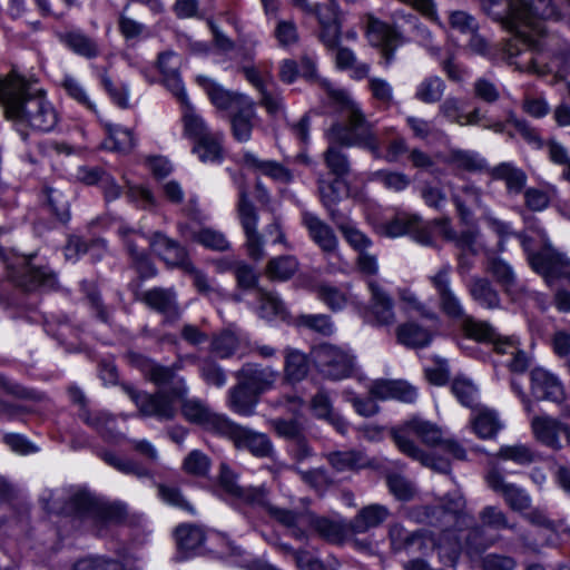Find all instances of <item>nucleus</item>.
<instances>
[{
  "label": "nucleus",
  "mask_w": 570,
  "mask_h": 570,
  "mask_svg": "<svg viewBox=\"0 0 570 570\" xmlns=\"http://www.w3.org/2000/svg\"><path fill=\"white\" fill-rule=\"evenodd\" d=\"M521 26L527 36L508 39L502 47L503 59L521 72L539 77L556 73L560 77L570 67V45L559 36L549 33L544 19H560L553 0H519Z\"/></svg>",
  "instance_id": "f257e3e1"
},
{
  "label": "nucleus",
  "mask_w": 570,
  "mask_h": 570,
  "mask_svg": "<svg viewBox=\"0 0 570 570\" xmlns=\"http://www.w3.org/2000/svg\"><path fill=\"white\" fill-rule=\"evenodd\" d=\"M414 435L428 446H438L444 453L456 460H464L465 450L454 440L444 439L442 430L430 421L421 417H412L391 430V436L397 449L412 460L419 461L422 465L440 473H449V459L435 456L422 450L412 439Z\"/></svg>",
  "instance_id": "f03ea898"
},
{
  "label": "nucleus",
  "mask_w": 570,
  "mask_h": 570,
  "mask_svg": "<svg viewBox=\"0 0 570 570\" xmlns=\"http://www.w3.org/2000/svg\"><path fill=\"white\" fill-rule=\"evenodd\" d=\"M0 101L9 119L40 131H49L57 125V112L45 92L18 75L0 78Z\"/></svg>",
  "instance_id": "7ed1b4c3"
},
{
  "label": "nucleus",
  "mask_w": 570,
  "mask_h": 570,
  "mask_svg": "<svg viewBox=\"0 0 570 570\" xmlns=\"http://www.w3.org/2000/svg\"><path fill=\"white\" fill-rule=\"evenodd\" d=\"M326 91L345 118V121H336L327 129V141L340 142L345 147L364 148L380 157L381 144L375 126L366 119L358 104L343 89L326 85Z\"/></svg>",
  "instance_id": "20e7f679"
},
{
  "label": "nucleus",
  "mask_w": 570,
  "mask_h": 570,
  "mask_svg": "<svg viewBox=\"0 0 570 570\" xmlns=\"http://www.w3.org/2000/svg\"><path fill=\"white\" fill-rule=\"evenodd\" d=\"M452 267L445 264L429 277L438 294L440 309L450 318L461 321L464 335L480 343H491L498 338L495 328L487 321H479L465 313L459 296L451 286Z\"/></svg>",
  "instance_id": "39448f33"
},
{
  "label": "nucleus",
  "mask_w": 570,
  "mask_h": 570,
  "mask_svg": "<svg viewBox=\"0 0 570 570\" xmlns=\"http://www.w3.org/2000/svg\"><path fill=\"white\" fill-rule=\"evenodd\" d=\"M63 512L94 528L98 535L105 528L122 522L127 517V509L119 502H104L85 491L70 495L65 503Z\"/></svg>",
  "instance_id": "423d86ee"
},
{
  "label": "nucleus",
  "mask_w": 570,
  "mask_h": 570,
  "mask_svg": "<svg viewBox=\"0 0 570 570\" xmlns=\"http://www.w3.org/2000/svg\"><path fill=\"white\" fill-rule=\"evenodd\" d=\"M281 518V524L291 531V535L297 540L307 538L305 528L312 529L323 540L341 544L351 533L350 522L343 520H333L326 517H318L311 512H281L276 511Z\"/></svg>",
  "instance_id": "0eeeda50"
},
{
  "label": "nucleus",
  "mask_w": 570,
  "mask_h": 570,
  "mask_svg": "<svg viewBox=\"0 0 570 570\" xmlns=\"http://www.w3.org/2000/svg\"><path fill=\"white\" fill-rule=\"evenodd\" d=\"M465 501L459 493L444 495L436 505H420L413 510L417 522L426 523L442 532H455L466 524L463 512Z\"/></svg>",
  "instance_id": "6e6552de"
},
{
  "label": "nucleus",
  "mask_w": 570,
  "mask_h": 570,
  "mask_svg": "<svg viewBox=\"0 0 570 570\" xmlns=\"http://www.w3.org/2000/svg\"><path fill=\"white\" fill-rule=\"evenodd\" d=\"M187 392L188 387L183 379L178 380L171 387L173 395L180 401V411L184 419L220 435L229 419L214 412L203 400L187 397Z\"/></svg>",
  "instance_id": "1a4fd4ad"
},
{
  "label": "nucleus",
  "mask_w": 570,
  "mask_h": 570,
  "mask_svg": "<svg viewBox=\"0 0 570 570\" xmlns=\"http://www.w3.org/2000/svg\"><path fill=\"white\" fill-rule=\"evenodd\" d=\"M312 357L318 374L328 381L351 377L355 370L354 356L342 347L328 343L315 346Z\"/></svg>",
  "instance_id": "9d476101"
},
{
  "label": "nucleus",
  "mask_w": 570,
  "mask_h": 570,
  "mask_svg": "<svg viewBox=\"0 0 570 570\" xmlns=\"http://www.w3.org/2000/svg\"><path fill=\"white\" fill-rule=\"evenodd\" d=\"M363 22L368 42L380 50L384 63L390 65L394 59L397 47L403 43L402 33L373 13H365Z\"/></svg>",
  "instance_id": "9b49d317"
},
{
  "label": "nucleus",
  "mask_w": 570,
  "mask_h": 570,
  "mask_svg": "<svg viewBox=\"0 0 570 570\" xmlns=\"http://www.w3.org/2000/svg\"><path fill=\"white\" fill-rule=\"evenodd\" d=\"M124 391L136 404L142 416H154L164 421L173 420L176 416V397L171 391H158L150 394L138 391L130 385H124Z\"/></svg>",
  "instance_id": "f8f14e48"
},
{
  "label": "nucleus",
  "mask_w": 570,
  "mask_h": 570,
  "mask_svg": "<svg viewBox=\"0 0 570 570\" xmlns=\"http://www.w3.org/2000/svg\"><path fill=\"white\" fill-rule=\"evenodd\" d=\"M522 246L528 253V261L533 271L542 275L546 282L551 285L560 273L570 266V261L561 253L557 252L547 240L541 250L533 253L530 250V240L522 237Z\"/></svg>",
  "instance_id": "ddd939ff"
},
{
  "label": "nucleus",
  "mask_w": 570,
  "mask_h": 570,
  "mask_svg": "<svg viewBox=\"0 0 570 570\" xmlns=\"http://www.w3.org/2000/svg\"><path fill=\"white\" fill-rule=\"evenodd\" d=\"M32 256L17 257L16 262L8 264L11 281L24 292H33L40 287H52L55 275L45 268L31 264Z\"/></svg>",
  "instance_id": "4468645a"
},
{
  "label": "nucleus",
  "mask_w": 570,
  "mask_h": 570,
  "mask_svg": "<svg viewBox=\"0 0 570 570\" xmlns=\"http://www.w3.org/2000/svg\"><path fill=\"white\" fill-rule=\"evenodd\" d=\"M220 435L228 438L236 449L247 450L254 456L267 458L273 453V444L266 434L242 426L230 419Z\"/></svg>",
  "instance_id": "2eb2a0df"
},
{
  "label": "nucleus",
  "mask_w": 570,
  "mask_h": 570,
  "mask_svg": "<svg viewBox=\"0 0 570 570\" xmlns=\"http://www.w3.org/2000/svg\"><path fill=\"white\" fill-rule=\"evenodd\" d=\"M237 214L246 236V248L250 258L258 261L264 255V240L257 230L258 214L245 190H240Z\"/></svg>",
  "instance_id": "dca6fc26"
},
{
  "label": "nucleus",
  "mask_w": 570,
  "mask_h": 570,
  "mask_svg": "<svg viewBox=\"0 0 570 570\" xmlns=\"http://www.w3.org/2000/svg\"><path fill=\"white\" fill-rule=\"evenodd\" d=\"M481 7L489 17L513 35L510 39H518L521 46V37L527 36V32L521 26L519 0H481Z\"/></svg>",
  "instance_id": "f3484780"
},
{
  "label": "nucleus",
  "mask_w": 570,
  "mask_h": 570,
  "mask_svg": "<svg viewBox=\"0 0 570 570\" xmlns=\"http://www.w3.org/2000/svg\"><path fill=\"white\" fill-rule=\"evenodd\" d=\"M382 232L389 237L410 235L412 238L425 246L433 245V236L426 224L416 215L397 214L382 225Z\"/></svg>",
  "instance_id": "a211bd4d"
},
{
  "label": "nucleus",
  "mask_w": 570,
  "mask_h": 570,
  "mask_svg": "<svg viewBox=\"0 0 570 570\" xmlns=\"http://www.w3.org/2000/svg\"><path fill=\"white\" fill-rule=\"evenodd\" d=\"M485 481L490 489L502 495L510 510L521 514L530 509L531 497L527 491L517 484L507 482L498 470H490L485 475Z\"/></svg>",
  "instance_id": "6ab92c4d"
},
{
  "label": "nucleus",
  "mask_w": 570,
  "mask_h": 570,
  "mask_svg": "<svg viewBox=\"0 0 570 570\" xmlns=\"http://www.w3.org/2000/svg\"><path fill=\"white\" fill-rule=\"evenodd\" d=\"M302 225L306 228L309 238L325 255H335L338 249V238L334 229L316 214L303 210Z\"/></svg>",
  "instance_id": "aec40b11"
},
{
  "label": "nucleus",
  "mask_w": 570,
  "mask_h": 570,
  "mask_svg": "<svg viewBox=\"0 0 570 570\" xmlns=\"http://www.w3.org/2000/svg\"><path fill=\"white\" fill-rule=\"evenodd\" d=\"M320 31L318 39L328 49L335 50L340 43L342 33L341 13L336 0L317 10Z\"/></svg>",
  "instance_id": "412c9836"
},
{
  "label": "nucleus",
  "mask_w": 570,
  "mask_h": 570,
  "mask_svg": "<svg viewBox=\"0 0 570 570\" xmlns=\"http://www.w3.org/2000/svg\"><path fill=\"white\" fill-rule=\"evenodd\" d=\"M178 232L185 240L195 242L205 248L217 252L230 249V243L226 236L217 229L189 223H180L178 224Z\"/></svg>",
  "instance_id": "4be33fe9"
},
{
  "label": "nucleus",
  "mask_w": 570,
  "mask_h": 570,
  "mask_svg": "<svg viewBox=\"0 0 570 570\" xmlns=\"http://www.w3.org/2000/svg\"><path fill=\"white\" fill-rule=\"evenodd\" d=\"M157 67L164 77L166 87L183 102H187L183 81L180 78L181 57L171 50L158 55Z\"/></svg>",
  "instance_id": "5701e85b"
},
{
  "label": "nucleus",
  "mask_w": 570,
  "mask_h": 570,
  "mask_svg": "<svg viewBox=\"0 0 570 570\" xmlns=\"http://www.w3.org/2000/svg\"><path fill=\"white\" fill-rule=\"evenodd\" d=\"M142 302L151 309L164 315L166 323H175L181 312L173 289L156 287L144 293Z\"/></svg>",
  "instance_id": "b1692460"
},
{
  "label": "nucleus",
  "mask_w": 570,
  "mask_h": 570,
  "mask_svg": "<svg viewBox=\"0 0 570 570\" xmlns=\"http://www.w3.org/2000/svg\"><path fill=\"white\" fill-rule=\"evenodd\" d=\"M470 298L481 308L499 309L502 299L493 283L485 276L473 275L466 284Z\"/></svg>",
  "instance_id": "393cba45"
},
{
  "label": "nucleus",
  "mask_w": 570,
  "mask_h": 570,
  "mask_svg": "<svg viewBox=\"0 0 570 570\" xmlns=\"http://www.w3.org/2000/svg\"><path fill=\"white\" fill-rule=\"evenodd\" d=\"M149 245L151 250L168 265L184 268L188 259L186 249L175 239L164 233L156 232L151 235Z\"/></svg>",
  "instance_id": "a878e982"
},
{
  "label": "nucleus",
  "mask_w": 570,
  "mask_h": 570,
  "mask_svg": "<svg viewBox=\"0 0 570 570\" xmlns=\"http://www.w3.org/2000/svg\"><path fill=\"white\" fill-rule=\"evenodd\" d=\"M278 375V372L272 367H262L257 364H245L237 372V379L244 381L258 395L271 390Z\"/></svg>",
  "instance_id": "bb28decb"
},
{
  "label": "nucleus",
  "mask_w": 570,
  "mask_h": 570,
  "mask_svg": "<svg viewBox=\"0 0 570 570\" xmlns=\"http://www.w3.org/2000/svg\"><path fill=\"white\" fill-rule=\"evenodd\" d=\"M531 390L537 399L560 402L563 399V387L559 380L543 368L531 372Z\"/></svg>",
  "instance_id": "cd10ccee"
},
{
  "label": "nucleus",
  "mask_w": 570,
  "mask_h": 570,
  "mask_svg": "<svg viewBox=\"0 0 570 570\" xmlns=\"http://www.w3.org/2000/svg\"><path fill=\"white\" fill-rule=\"evenodd\" d=\"M371 293V312L380 325H391L395 322L393 299L375 281L367 283Z\"/></svg>",
  "instance_id": "c85d7f7f"
},
{
  "label": "nucleus",
  "mask_w": 570,
  "mask_h": 570,
  "mask_svg": "<svg viewBox=\"0 0 570 570\" xmlns=\"http://www.w3.org/2000/svg\"><path fill=\"white\" fill-rule=\"evenodd\" d=\"M370 392L376 399H396L406 403L414 402L417 396L415 387L405 381L379 380L372 384Z\"/></svg>",
  "instance_id": "c756f323"
},
{
  "label": "nucleus",
  "mask_w": 570,
  "mask_h": 570,
  "mask_svg": "<svg viewBox=\"0 0 570 570\" xmlns=\"http://www.w3.org/2000/svg\"><path fill=\"white\" fill-rule=\"evenodd\" d=\"M531 428L535 439L551 449H560V434L567 433V428L550 416H534Z\"/></svg>",
  "instance_id": "7c9ffc66"
},
{
  "label": "nucleus",
  "mask_w": 570,
  "mask_h": 570,
  "mask_svg": "<svg viewBox=\"0 0 570 570\" xmlns=\"http://www.w3.org/2000/svg\"><path fill=\"white\" fill-rule=\"evenodd\" d=\"M389 515L390 511L385 505H366L350 521V530L352 533H365L370 529L382 524Z\"/></svg>",
  "instance_id": "2f4dec72"
},
{
  "label": "nucleus",
  "mask_w": 570,
  "mask_h": 570,
  "mask_svg": "<svg viewBox=\"0 0 570 570\" xmlns=\"http://www.w3.org/2000/svg\"><path fill=\"white\" fill-rule=\"evenodd\" d=\"M244 163L253 170L272 178L282 184H289L293 181L292 171L282 164L274 160H262L252 153H245Z\"/></svg>",
  "instance_id": "473e14b6"
},
{
  "label": "nucleus",
  "mask_w": 570,
  "mask_h": 570,
  "mask_svg": "<svg viewBox=\"0 0 570 570\" xmlns=\"http://www.w3.org/2000/svg\"><path fill=\"white\" fill-rule=\"evenodd\" d=\"M255 118L256 112L254 102L250 99L234 110L230 118V125L233 136L236 140L245 142L250 139Z\"/></svg>",
  "instance_id": "72a5a7b5"
},
{
  "label": "nucleus",
  "mask_w": 570,
  "mask_h": 570,
  "mask_svg": "<svg viewBox=\"0 0 570 570\" xmlns=\"http://www.w3.org/2000/svg\"><path fill=\"white\" fill-rule=\"evenodd\" d=\"M257 401L258 394L242 380L229 390L228 403L237 414L246 416L253 414Z\"/></svg>",
  "instance_id": "f704fd0d"
},
{
  "label": "nucleus",
  "mask_w": 570,
  "mask_h": 570,
  "mask_svg": "<svg viewBox=\"0 0 570 570\" xmlns=\"http://www.w3.org/2000/svg\"><path fill=\"white\" fill-rule=\"evenodd\" d=\"M448 166L469 173L482 171L485 169V160L478 153L463 149H450L442 158Z\"/></svg>",
  "instance_id": "c9c22d12"
},
{
  "label": "nucleus",
  "mask_w": 570,
  "mask_h": 570,
  "mask_svg": "<svg viewBox=\"0 0 570 570\" xmlns=\"http://www.w3.org/2000/svg\"><path fill=\"white\" fill-rule=\"evenodd\" d=\"M451 199L463 220L471 217V207L482 206V191L473 184L464 185L459 191L451 193Z\"/></svg>",
  "instance_id": "e433bc0d"
},
{
  "label": "nucleus",
  "mask_w": 570,
  "mask_h": 570,
  "mask_svg": "<svg viewBox=\"0 0 570 570\" xmlns=\"http://www.w3.org/2000/svg\"><path fill=\"white\" fill-rule=\"evenodd\" d=\"M493 179L503 180L509 193L519 194L527 184V174L511 163H501L490 170Z\"/></svg>",
  "instance_id": "4c0bfd02"
},
{
  "label": "nucleus",
  "mask_w": 570,
  "mask_h": 570,
  "mask_svg": "<svg viewBox=\"0 0 570 570\" xmlns=\"http://www.w3.org/2000/svg\"><path fill=\"white\" fill-rule=\"evenodd\" d=\"M396 336L400 344L412 348L424 347L432 341L431 332L413 322L400 325Z\"/></svg>",
  "instance_id": "58836bf2"
},
{
  "label": "nucleus",
  "mask_w": 570,
  "mask_h": 570,
  "mask_svg": "<svg viewBox=\"0 0 570 570\" xmlns=\"http://www.w3.org/2000/svg\"><path fill=\"white\" fill-rule=\"evenodd\" d=\"M223 134L213 131L196 140L193 151L203 161H219L223 158Z\"/></svg>",
  "instance_id": "ea45409f"
},
{
  "label": "nucleus",
  "mask_w": 570,
  "mask_h": 570,
  "mask_svg": "<svg viewBox=\"0 0 570 570\" xmlns=\"http://www.w3.org/2000/svg\"><path fill=\"white\" fill-rule=\"evenodd\" d=\"M343 147L340 142L328 141V147L323 154L326 167L336 178H343L351 171L350 159L342 150Z\"/></svg>",
  "instance_id": "a19ab883"
},
{
  "label": "nucleus",
  "mask_w": 570,
  "mask_h": 570,
  "mask_svg": "<svg viewBox=\"0 0 570 570\" xmlns=\"http://www.w3.org/2000/svg\"><path fill=\"white\" fill-rule=\"evenodd\" d=\"M238 500L250 504L253 507L263 508L271 518L281 523V518L276 511L281 512H293V510L278 508L269 503L267 499V492L264 488H242L240 493L237 497Z\"/></svg>",
  "instance_id": "79ce46f5"
},
{
  "label": "nucleus",
  "mask_w": 570,
  "mask_h": 570,
  "mask_svg": "<svg viewBox=\"0 0 570 570\" xmlns=\"http://www.w3.org/2000/svg\"><path fill=\"white\" fill-rule=\"evenodd\" d=\"M479 520L484 528L491 530H509L514 533L519 531L518 524L510 522L508 514L498 505H485L479 512Z\"/></svg>",
  "instance_id": "37998d69"
},
{
  "label": "nucleus",
  "mask_w": 570,
  "mask_h": 570,
  "mask_svg": "<svg viewBox=\"0 0 570 570\" xmlns=\"http://www.w3.org/2000/svg\"><path fill=\"white\" fill-rule=\"evenodd\" d=\"M314 292L316 297L333 312L341 311L347 305L348 295L342 287L322 282L315 285Z\"/></svg>",
  "instance_id": "c03bdc74"
},
{
  "label": "nucleus",
  "mask_w": 570,
  "mask_h": 570,
  "mask_svg": "<svg viewBox=\"0 0 570 570\" xmlns=\"http://www.w3.org/2000/svg\"><path fill=\"white\" fill-rule=\"evenodd\" d=\"M205 89L210 101L219 109L236 110L249 99L245 95L229 92L214 82L206 83Z\"/></svg>",
  "instance_id": "a18cd8bd"
},
{
  "label": "nucleus",
  "mask_w": 570,
  "mask_h": 570,
  "mask_svg": "<svg viewBox=\"0 0 570 570\" xmlns=\"http://www.w3.org/2000/svg\"><path fill=\"white\" fill-rule=\"evenodd\" d=\"M309 364L306 354L295 348H286L284 373L291 382L302 381L308 373Z\"/></svg>",
  "instance_id": "49530a36"
},
{
  "label": "nucleus",
  "mask_w": 570,
  "mask_h": 570,
  "mask_svg": "<svg viewBox=\"0 0 570 570\" xmlns=\"http://www.w3.org/2000/svg\"><path fill=\"white\" fill-rule=\"evenodd\" d=\"M108 139L104 146L108 149L127 154L132 150L136 145L134 134L129 129H125L119 125H106Z\"/></svg>",
  "instance_id": "de8ad7c7"
},
{
  "label": "nucleus",
  "mask_w": 570,
  "mask_h": 570,
  "mask_svg": "<svg viewBox=\"0 0 570 570\" xmlns=\"http://www.w3.org/2000/svg\"><path fill=\"white\" fill-rule=\"evenodd\" d=\"M102 459L107 464L121 473L132 474L139 479L153 478V473L149 469L132 459L121 458L112 452L104 453Z\"/></svg>",
  "instance_id": "09e8293b"
},
{
  "label": "nucleus",
  "mask_w": 570,
  "mask_h": 570,
  "mask_svg": "<svg viewBox=\"0 0 570 570\" xmlns=\"http://www.w3.org/2000/svg\"><path fill=\"white\" fill-rule=\"evenodd\" d=\"M65 43L77 55L91 59L99 55L97 42L80 31H70L63 37Z\"/></svg>",
  "instance_id": "8fccbe9b"
},
{
  "label": "nucleus",
  "mask_w": 570,
  "mask_h": 570,
  "mask_svg": "<svg viewBox=\"0 0 570 570\" xmlns=\"http://www.w3.org/2000/svg\"><path fill=\"white\" fill-rule=\"evenodd\" d=\"M176 541L179 551L188 553L204 543L205 534L199 527L184 524L176 529Z\"/></svg>",
  "instance_id": "3c124183"
},
{
  "label": "nucleus",
  "mask_w": 570,
  "mask_h": 570,
  "mask_svg": "<svg viewBox=\"0 0 570 570\" xmlns=\"http://www.w3.org/2000/svg\"><path fill=\"white\" fill-rule=\"evenodd\" d=\"M556 196L557 188L554 186L530 187L524 190V204L532 212H541L549 207Z\"/></svg>",
  "instance_id": "603ef678"
},
{
  "label": "nucleus",
  "mask_w": 570,
  "mask_h": 570,
  "mask_svg": "<svg viewBox=\"0 0 570 570\" xmlns=\"http://www.w3.org/2000/svg\"><path fill=\"white\" fill-rule=\"evenodd\" d=\"M298 269V262L292 255L279 256L268 262L266 274L272 279L286 281Z\"/></svg>",
  "instance_id": "864d4df0"
},
{
  "label": "nucleus",
  "mask_w": 570,
  "mask_h": 570,
  "mask_svg": "<svg viewBox=\"0 0 570 570\" xmlns=\"http://www.w3.org/2000/svg\"><path fill=\"white\" fill-rule=\"evenodd\" d=\"M485 271L490 273L498 284L509 293L515 285V275L512 267L499 257H493L488 261Z\"/></svg>",
  "instance_id": "5fc2aeb1"
},
{
  "label": "nucleus",
  "mask_w": 570,
  "mask_h": 570,
  "mask_svg": "<svg viewBox=\"0 0 570 570\" xmlns=\"http://www.w3.org/2000/svg\"><path fill=\"white\" fill-rule=\"evenodd\" d=\"M326 459L337 472L360 469L364 465L362 453L354 450L331 452Z\"/></svg>",
  "instance_id": "6e6d98bb"
},
{
  "label": "nucleus",
  "mask_w": 570,
  "mask_h": 570,
  "mask_svg": "<svg viewBox=\"0 0 570 570\" xmlns=\"http://www.w3.org/2000/svg\"><path fill=\"white\" fill-rule=\"evenodd\" d=\"M445 89L444 81L436 76L424 79L416 88L415 98L425 102L434 104L441 100Z\"/></svg>",
  "instance_id": "4d7b16f0"
},
{
  "label": "nucleus",
  "mask_w": 570,
  "mask_h": 570,
  "mask_svg": "<svg viewBox=\"0 0 570 570\" xmlns=\"http://www.w3.org/2000/svg\"><path fill=\"white\" fill-rule=\"evenodd\" d=\"M80 419L90 428L95 429L102 436L109 438L115 426V419L104 412H90L82 407L79 413Z\"/></svg>",
  "instance_id": "13d9d810"
},
{
  "label": "nucleus",
  "mask_w": 570,
  "mask_h": 570,
  "mask_svg": "<svg viewBox=\"0 0 570 570\" xmlns=\"http://www.w3.org/2000/svg\"><path fill=\"white\" fill-rule=\"evenodd\" d=\"M198 368L200 377L207 385L220 389L226 384V373L224 368L214 360L209 357L202 360L199 362Z\"/></svg>",
  "instance_id": "bf43d9fd"
},
{
  "label": "nucleus",
  "mask_w": 570,
  "mask_h": 570,
  "mask_svg": "<svg viewBox=\"0 0 570 570\" xmlns=\"http://www.w3.org/2000/svg\"><path fill=\"white\" fill-rule=\"evenodd\" d=\"M60 86L68 95V97H70L85 108L91 111H96L95 104L90 100L87 91L85 90L83 86L80 83L78 79L67 75L62 78Z\"/></svg>",
  "instance_id": "052dcab7"
},
{
  "label": "nucleus",
  "mask_w": 570,
  "mask_h": 570,
  "mask_svg": "<svg viewBox=\"0 0 570 570\" xmlns=\"http://www.w3.org/2000/svg\"><path fill=\"white\" fill-rule=\"evenodd\" d=\"M500 428L497 414L489 410L481 411L473 421V429L482 439L494 436Z\"/></svg>",
  "instance_id": "680f3d73"
},
{
  "label": "nucleus",
  "mask_w": 570,
  "mask_h": 570,
  "mask_svg": "<svg viewBox=\"0 0 570 570\" xmlns=\"http://www.w3.org/2000/svg\"><path fill=\"white\" fill-rule=\"evenodd\" d=\"M412 531L406 530L400 523H393L389 529V539L391 543V549L394 552L405 551L409 552L412 550V542L417 538L416 534H411Z\"/></svg>",
  "instance_id": "e2e57ef3"
},
{
  "label": "nucleus",
  "mask_w": 570,
  "mask_h": 570,
  "mask_svg": "<svg viewBox=\"0 0 570 570\" xmlns=\"http://www.w3.org/2000/svg\"><path fill=\"white\" fill-rule=\"evenodd\" d=\"M257 295L262 317L272 318L284 313V304L276 294L257 288Z\"/></svg>",
  "instance_id": "0e129e2a"
},
{
  "label": "nucleus",
  "mask_w": 570,
  "mask_h": 570,
  "mask_svg": "<svg viewBox=\"0 0 570 570\" xmlns=\"http://www.w3.org/2000/svg\"><path fill=\"white\" fill-rule=\"evenodd\" d=\"M47 203L51 212L60 219L69 218V197L60 189L46 187Z\"/></svg>",
  "instance_id": "69168bd1"
},
{
  "label": "nucleus",
  "mask_w": 570,
  "mask_h": 570,
  "mask_svg": "<svg viewBox=\"0 0 570 570\" xmlns=\"http://www.w3.org/2000/svg\"><path fill=\"white\" fill-rule=\"evenodd\" d=\"M187 106V111L184 114V129L185 134L194 138L195 140L209 135L213 132L205 120L195 114L188 105V101L185 104Z\"/></svg>",
  "instance_id": "338daca9"
},
{
  "label": "nucleus",
  "mask_w": 570,
  "mask_h": 570,
  "mask_svg": "<svg viewBox=\"0 0 570 570\" xmlns=\"http://www.w3.org/2000/svg\"><path fill=\"white\" fill-rule=\"evenodd\" d=\"M391 493L401 501H409L415 495L413 483L401 474H390L386 478Z\"/></svg>",
  "instance_id": "774afa93"
}]
</instances>
